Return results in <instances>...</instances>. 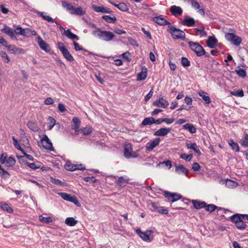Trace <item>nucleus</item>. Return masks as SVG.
<instances>
[{
    "mask_svg": "<svg viewBox=\"0 0 248 248\" xmlns=\"http://www.w3.org/2000/svg\"><path fill=\"white\" fill-rule=\"evenodd\" d=\"M40 164V162L39 161H37L36 163L28 162L27 166L33 170H36L40 168V165H39Z\"/></svg>",
    "mask_w": 248,
    "mask_h": 248,
    "instance_id": "obj_48",
    "label": "nucleus"
},
{
    "mask_svg": "<svg viewBox=\"0 0 248 248\" xmlns=\"http://www.w3.org/2000/svg\"><path fill=\"white\" fill-rule=\"evenodd\" d=\"M152 21L160 26H168L167 31L174 39L184 40L186 34L184 31L172 26L170 22L165 19L162 15L152 17Z\"/></svg>",
    "mask_w": 248,
    "mask_h": 248,
    "instance_id": "obj_1",
    "label": "nucleus"
},
{
    "mask_svg": "<svg viewBox=\"0 0 248 248\" xmlns=\"http://www.w3.org/2000/svg\"><path fill=\"white\" fill-rule=\"evenodd\" d=\"M159 204L158 202H152L151 203V207L152 208V210L153 211H157L159 210V208H162V207H159L158 206Z\"/></svg>",
    "mask_w": 248,
    "mask_h": 248,
    "instance_id": "obj_63",
    "label": "nucleus"
},
{
    "mask_svg": "<svg viewBox=\"0 0 248 248\" xmlns=\"http://www.w3.org/2000/svg\"><path fill=\"white\" fill-rule=\"evenodd\" d=\"M10 174L3 168L0 169V176L2 179H7L10 176Z\"/></svg>",
    "mask_w": 248,
    "mask_h": 248,
    "instance_id": "obj_46",
    "label": "nucleus"
},
{
    "mask_svg": "<svg viewBox=\"0 0 248 248\" xmlns=\"http://www.w3.org/2000/svg\"><path fill=\"white\" fill-rule=\"evenodd\" d=\"M73 45H74V49L76 51L83 50V51H84L85 52H87L89 54H92L93 55H95V54L94 53L92 52H90L88 50L84 48L82 46H79L78 43H77L76 42H73Z\"/></svg>",
    "mask_w": 248,
    "mask_h": 248,
    "instance_id": "obj_34",
    "label": "nucleus"
},
{
    "mask_svg": "<svg viewBox=\"0 0 248 248\" xmlns=\"http://www.w3.org/2000/svg\"><path fill=\"white\" fill-rule=\"evenodd\" d=\"M92 7L95 12L98 13L110 14L112 12L109 8L103 6H98L96 4H93Z\"/></svg>",
    "mask_w": 248,
    "mask_h": 248,
    "instance_id": "obj_16",
    "label": "nucleus"
},
{
    "mask_svg": "<svg viewBox=\"0 0 248 248\" xmlns=\"http://www.w3.org/2000/svg\"><path fill=\"white\" fill-rule=\"evenodd\" d=\"M128 180L129 179L125 178L124 176H120L117 180L116 183L119 187H124L126 184H128Z\"/></svg>",
    "mask_w": 248,
    "mask_h": 248,
    "instance_id": "obj_26",
    "label": "nucleus"
},
{
    "mask_svg": "<svg viewBox=\"0 0 248 248\" xmlns=\"http://www.w3.org/2000/svg\"><path fill=\"white\" fill-rule=\"evenodd\" d=\"M192 157H193V155H192V154L187 155L186 154H182L180 155L181 158H182L183 159H185L187 161H190L191 160V159L192 158Z\"/></svg>",
    "mask_w": 248,
    "mask_h": 248,
    "instance_id": "obj_59",
    "label": "nucleus"
},
{
    "mask_svg": "<svg viewBox=\"0 0 248 248\" xmlns=\"http://www.w3.org/2000/svg\"><path fill=\"white\" fill-rule=\"evenodd\" d=\"M81 122L78 117H74L72 122V128H79Z\"/></svg>",
    "mask_w": 248,
    "mask_h": 248,
    "instance_id": "obj_43",
    "label": "nucleus"
},
{
    "mask_svg": "<svg viewBox=\"0 0 248 248\" xmlns=\"http://www.w3.org/2000/svg\"><path fill=\"white\" fill-rule=\"evenodd\" d=\"M170 12L171 13L172 15L176 17L178 16H180L183 13V10L182 8L176 5H172L170 7Z\"/></svg>",
    "mask_w": 248,
    "mask_h": 248,
    "instance_id": "obj_23",
    "label": "nucleus"
},
{
    "mask_svg": "<svg viewBox=\"0 0 248 248\" xmlns=\"http://www.w3.org/2000/svg\"><path fill=\"white\" fill-rule=\"evenodd\" d=\"M147 68L145 66L141 67V71L139 73L137 76V81H142L147 78Z\"/></svg>",
    "mask_w": 248,
    "mask_h": 248,
    "instance_id": "obj_20",
    "label": "nucleus"
},
{
    "mask_svg": "<svg viewBox=\"0 0 248 248\" xmlns=\"http://www.w3.org/2000/svg\"><path fill=\"white\" fill-rule=\"evenodd\" d=\"M1 31L3 33H4L8 36H9L12 40H17L15 34V32L14 31V30H13L9 26L7 25H4V28L2 29L1 30Z\"/></svg>",
    "mask_w": 248,
    "mask_h": 248,
    "instance_id": "obj_15",
    "label": "nucleus"
},
{
    "mask_svg": "<svg viewBox=\"0 0 248 248\" xmlns=\"http://www.w3.org/2000/svg\"><path fill=\"white\" fill-rule=\"evenodd\" d=\"M39 219L41 222H44L47 224L51 223L53 221L52 217H44L42 216H40L39 217Z\"/></svg>",
    "mask_w": 248,
    "mask_h": 248,
    "instance_id": "obj_47",
    "label": "nucleus"
},
{
    "mask_svg": "<svg viewBox=\"0 0 248 248\" xmlns=\"http://www.w3.org/2000/svg\"><path fill=\"white\" fill-rule=\"evenodd\" d=\"M243 138L240 140V143L242 146L248 147V134L244 132Z\"/></svg>",
    "mask_w": 248,
    "mask_h": 248,
    "instance_id": "obj_42",
    "label": "nucleus"
},
{
    "mask_svg": "<svg viewBox=\"0 0 248 248\" xmlns=\"http://www.w3.org/2000/svg\"><path fill=\"white\" fill-rule=\"evenodd\" d=\"M183 128L185 129L188 130L191 134H194L196 132V129L192 124L187 123L183 125Z\"/></svg>",
    "mask_w": 248,
    "mask_h": 248,
    "instance_id": "obj_38",
    "label": "nucleus"
},
{
    "mask_svg": "<svg viewBox=\"0 0 248 248\" xmlns=\"http://www.w3.org/2000/svg\"><path fill=\"white\" fill-rule=\"evenodd\" d=\"M243 214H235L230 217V220L235 223L236 228L241 230L246 229L247 225L242 218H243Z\"/></svg>",
    "mask_w": 248,
    "mask_h": 248,
    "instance_id": "obj_4",
    "label": "nucleus"
},
{
    "mask_svg": "<svg viewBox=\"0 0 248 248\" xmlns=\"http://www.w3.org/2000/svg\"><path fill=\"white\" fill-rule=\"evenodd\" d=\"M36 41L41 49L46 52H48L50 51V46L43 40L40 36H38L37 37Z\"/></svg>",
    "mask_w": 248,
    "mask_h": 248,
    "instance_id": "obj_11",
    "label": "nucleus"
},
{
    "mask_svg": "<svg viewBox=\"0 0 248 248\" xmlns=\"http://www.w3.org/2000/svg\"><path fill=\"white\" fill-rule=\"evenodd\" d=\"M17 157L18 159L19 162L21 165L27 166L28 162L25 159L24 155H17Z\"/></svg>",
    "mask_w": 248,
    "mask_h": 248,
    "instance_id": "obj_58",
    "label": "nucleus"
},
{
    "mask_svg": "<svg viewBox=\"0 0 248 248\" xmlns=\"http://www.w3.org/2000/svg\"><path fill=\"white\" fill-rule=\"evenodd\" d=\"M50 182L54 185L60 186H66V184L64 182H62L61 180L53 178V177H51L50 178Z\"/></svg>",
    "mask_w": 248,
    "mask_h": 248,
    "instance_id": "obj_41",
    "label": "nucleus"
},
{
    "mask_svg": "<svg viewBox=\"0 0 248 248\" xmlns=\"http://www.w3.org/2000/svg\"><path fill=\"white\" fill-rule=\"evenodd\" d=\"M235 72L239 77L243 78L247 77L246 70L243 68H240L239 66L237 67Z\"/></svg>",
    "mask_w": 248,
    "mask_h": 248,
    "instance_id": "obj_33",
    "label": "nucleus"
},
{
    "mask_svg": "<svg viewBox=\"0 0 248 248\" xmlns=\"http://www.w3.org/2000/svg\"><path fill=\"white\" fill-rule=\"evenodd\" d=\"M172 130L171 128L162 127L155 131L154 135L157 136H165Z\"/></svg>",
    "mask_w": 248,
    "mask_h": 248,
    "instance_id": "obj_21",
    "label": "nucleus"
},
{
    "mask_svg": "<svg viewBox=\"0 0 248 248\" xmlns=\"http://www.w3.org/2000/svg\"><path fill=\"white\" fill-rule=\"evenodd\" d=\"M0 55L2 58L5 59V60H4L5 63H8L10 62V59L5 52L1 51Z\"/></svg>",
    "mask_w": 248,
    "mask_h": 248,
    "instance_id": "obj_61",
    "label": "nucleus"
},
{
    "mask_svg": "<svg viewBox=\"0 0 248 248\" xmlns=\"http://www.w3.org/2000/svg\"><path fill=\"white\" fill-rule=\"evenodd\" d=\"M102 18L104 19L108 23H114L115 22L117 19L116 17L114 16L113 17H111L109 16L105 15L102 16Z\"/></svg>",
    "mask_w": 248,
    "mask_h": 248,
    "instance_id": "obj_49",
    "label": "nucleus"
},
{
    "mask_svg": "<svg viewBox=\"0 0 248 248\" xmlns=\"http://www.w3.org/2000/svg\"><path fill=\"white\" fill-rule=\"evenodd\" d=\"M34 13H36V14H37L38 16H40L41 17H42V18L43 19H44L45 20H46L48 22H52V23L55 22L56 23V24L57 26H58L59 27L60 26H61L59 22L55 21V20L53 19L50 16L46 15V13L43 12H40L37 10H35L34 11Z\"/></svg>",
    "mask_w": 248,
    "mask_h": 248,
    "instance_id": "obj_12",
    "label": "nucleus"
},
{
    "mask_svg": "<svg viewBox=\"0 0 248 248\" xmlns=\"http://www.w3.org/2000/svg\"><path fill=\"white\" fill-rule=\"evenodd\" d=\"M20 31L18 32L20 35H22L24 37H29L31 36L37 35V32L35 31L32 30V29L27 28L24 29H20Z\"/></svg>",
    "mask_w": 248,
    "mask_h": 248,
    "instance_id": "obj_13",
    "label": "nucleus"
},
{
    "mask_svg": "<svg viewBox=\"0 0 248 248\" xmlns=\"http://www.w3.org/2000/svg\"><path fill=\"white\" fill-rule=\"evenodd\" d=\"M12 139L13 140V144H14L15 147L17 150H18L20 151L21 152H22V151H24V150L20 146L17 140L15 138V137H13Z\"/></svg>",
    "mask_w": 248,
    "mask_h": 248,
    "instance_id": "obj_56",
    "label": "nucleus"
},
{
    "mask_svg": "<svg viewBox=\"0 0 248 248\" xmlns=\"http://www.w3.org/2000/svg\"><path fill=\"white\" fill-rule=\"evenodd\" d=\"M164 195L169 202L172 203H173L183 198L182 196L180 194L177 193H172L168 191H164Z\"/></svg>",
    "mask_w": 248,
    "mask_h": 248,
    "instance_id": "obj_9",
    "label": "nucleus"
},
{
    "mask_svg": "<svg viewBox=\"0 0 248 248\" xmlns=\"http://www.w3.org/2000/svg\"><path fill=\"white\" fill-rule=\"evenodd\" d=\"M191 202L193 204L194 208L196 209H200L201 208H204L206 205V203L204 201L192 200Z\"/></svg>",
    "mask_w": 248,
    "mask_h": 248,
    "instance_id": "obj_25",
    "label": "nucleus"
},
{
    "mask_svg": "<svg viewBox=\"0 0 248 248\" xmlns=\"http://www.w3.org/2000/svg\"><path fill=\"white\" fill-rule=\"evenodd\" d=\"M160 141V139L159 138H156L154 140L148 142L146 145V149L147 151H151L154 148L158 146Z\"/></svg>",
    "mask_w": 248,
    "mask_h": 248,
    "instance_id": "obj_17",
    "label": "nucleus"
},
{
    "mask_svg": "<svg viewBox=\"0 0 248 248\" xmlns=\"http://www.w3.org/2000/svg\"><path fill=\"white\" fill-rule=\"evenodd\" d=\"M16 160L12 156H10L7 158V160L5 162L6 166L7 167H12L15 165Z\"/></svg>",
    "mask_w": 248,
    "mask_h": 248,
    "instance_id": "obj_45",
    "label": "nucleus"
},
{
    "mask_svg": "<svg viewBox=\"0 0 248 248\" xmlns=\"http://www.w3.org/2000/svg\"><path fill=\"white\" fill-rule=\"evenodd\" d=\"M230 93L235 96L242 97L244 96V91L242 89L234 90L230 92Z\"/></svg>",
    "mask_w": 248,
    "mask_h": 248,
    "instance_id": "obj_44",
    "label": "nucleus"
},
{
    "mask_svg": "<svg viewBox=\"0 0 248 248\" xmlns=\"http://www.w3.org/2000/svg\"><path fill=\"white\" fill-rule=\"evenodd\" d=\"M169 102L167 100L164 99L163 97H159V99L156 100L154 103L153 105L158 107L163 108H167L169 105Z\"/></svg>",
    "mask_w": 248,
    "mask_h": 248,
    "instance_id": "obj_18",
    "label": "nucleus"
},
{
    "mask_svg": "<svg viewBox=\"0 0 248 248\" xmlns=\"http://www.w3.org/2000/svg\"><path fill=\"white\" fill-rule=\"evenodd\" d=\"M58 110L60 112L64 113L66 111L65 105L62 103H59L58 106Z\"/></svg>",
    "mask_w": 248,
    "mask_h": 248,
    "instance_id": "obj_64",
    "label": "nucleus"
},
{
    "mask_svg": "<svg viewBox=\"0 0 248 248\" xmlns=\"http://www.w3.org/2000/svg\"><path fill=\"white\" fill-rule=\"evenodd\" d=\"M198 94L204 100L205 104H209L211 103L210 98L208 95V94L207 93H206L203 91H201L198 93Z\"/></svg>",
    "mask_w": 248,
    "mask_h": 248,
    "instance_id": "obj_27",
    "label": "nucleus"
},
{
    "mask_svg": "<svg viewBox=\"0 0 248 248\" xmlns=\"http://www.w3.org/2000/svg\"><path fill=\"white\" fill-rule=\"evenodd\" d=\"M62 6L66 8L67 11L72 15L82 16L85 14V12L83 10L81 7L75 8L71 3H68L65 1H62Z\"/></svg>",
    "mask_w": 248,
    "mask_h": 248,
    "instance_id": "obj_3",
    "label": "nucleus"
},
{
    "mask_svg": "<svg viewBox=\"0 0 248 248\" xmlns=\"http://www.w3.org/2000/svg\"><path fill=\"white\" fill-rule=\"evenodd\" d=\"M207 46L210 48H213L217 43V40L215 36H209L206 41Z\"/></svg>",
    "mask_w": 248,
    "mask_h": 248,
    "instance_id": "obj_22",
    "label": "nucleus"
},
{
    "mask_svg": "<svg viewBox=\"0 0 248 248\" xmlns=\"http://www.w3.org/2000/svg\"><path fill=\"white\" fill-rule=\"evenodd\" d=\"M48 120V129L51 130L56 124V121L51 116H49Z\"/></svg>",
    "mask_w": 248,
    "mask_h": 248,
    "instance_id": "obj_55",
    "label": "nucleus"
},
{
    "mask_svg": "<svg viewBox=\"0 0 248 248\" xmlns=\"http://www.w3.org/2000/svg\"><path fill=\"white\" fill-rule=\"evenodd\" d=\"M92 34L105 41H110L114 37V34L110 31H103L100 28H97L92 31Z\"/></svg>",
    "mask_w": 248,
    "mask_h": 248,
    "instance_id": "obj_2",
    "label": "nucleus"
},
{
    "mask_svg": "<svg viewBox=\"0 0 248 248\" xmlns=\"http://www.w3.org/2000/svg\"><path fill=\"white\" fill-rule=\"evenodd\" d=\"M118 9L123 12H126L129 10L127 6L124 2H121L119 3Z\"/></svg>",
    "mask_w": 248,
    "mask_h": 248,
    "instance_id": "obj_52",
    "label": "nucleus"
},
{
    "mask_svg": "<svg viewBox=\"0 0 248 248\" xmlns=\"http://www.w3.org/2000/svg\"><path fill=\"white\" fill-rule=\"evenodd\" d=\"M62 54L63 57L69 62H72L74 60L73 57L70 54L69 51L67 49H62Z\"/></svg>",
    "mask_w": 248,
    "mask_h": 248,
    "instance_id": "obj_31",
    "label": "nucleus"
},
{
    "mask_svg": "<svg viewBox=\"0 0 248 248\" xmlns=\"http://www.w3.org/2000/svg\"><path fill=\"white\" fill-rule=\"evenodd\" d=\"M190 48L194 51L197 56L200 57V55L204 54V49L198 43L189 41L188 43Z\"/></svg>",
    "mask_w": 248,
    "mask_h": 248,
    "instance_id": "obj_6",
    "label": "nucleus"
},
{
    "mask_svg": "<svg viewBox=\"0 0 248 248\" xmlns=\"http://www.w3.org/2000/svg\"><path fill=\"white\" fill-rule=\"evenodd\" d=\"M154 118L152 117H146L144 119L141 123V126L146 125H151L154 124Z\"/></svg>",
    "mask_w": 248,
    "mask_h": 248,
    "instance_id": "obj_30",
    "label": "nucleus"
},
{
    "mask_svg": "<svg viewBox=\"0 0 248 248\" xmlns=\"http://www.w3.org/2000/svg\"><path fill=\"white\" fill-rule=\"evenodd\" d=\"M78 166H75V164H72L70 162H67L65 165H64L65 169L69 171H74L78 169L77 168Z\"/></svg>",
    "mask_w": 248,
    "mask_h": 248,
    "instance_id": "obj_40",
    "label": "nucleus"
},
{
    "mask_svg": "<svg viewBox=\"0 0 248 248\" xmlns=\"http://www.w3.org/2000/svg\"><path fill=\"white\" fill-rule=\"evenodd\" d=\"M226 39L235 46H239L242 42V39L233 33H226L225 35Z\"/></svg>",
    "mask_w": 248,
    "mask_h": 248,
    "instance_id": "obj_7",
    "label": "nucleus"
},
{
    "mask_svg": "<svg viewBox=\"0 0 248 248\" xmlns=\"http://www.w3.org/2000/svg\"><path fill=\"white\" fill-rule=\"evenodd\" d=\"M80 131L83 135H88L93 132V128L90 126H86L80 129Z\"/></svg>",
    "mask_w": 248,
    "mask_h": 248,
    "instance_id": "obj_50",
    "label": "nucleus"
},
{
    "mask_svg": "<svg viewBox=\"0 0 248 248\" xmlns=\"http://www.w3.org/2000/svg\"><path fill=\"white\" fill-rule=\"evenodd\" d=\"M182 24L188 27H194L195 26V21L193 17L186 16L183 20Z\"/></svg>",
    "mask_w": 248,
    "mask_h": 248,
    "instance_id": "obj_19",
    "label": "nucleus"
},
{
    "mask_svg": "<svg viewBox=\"0 0 248 248\" xmlns=\"http://www.w3.org/2000/svg\"><path fill=\"white\" fill-rule=\"evenodd\" d=\"M27 125L28 127L34 132H37L39 130V128L38 127V125L35 122H33L32 121H29L27 124Z\"/></svg>",
    "mask_w": 248,
    "mask_h": 248,
    "instance_id": "obj_39",
    "label": "nucleus"
},
{
    "mask_svg": "<svg viewBox=\"0 0 248 248\" xmlns=\"http://www.w3.org/2000/svg\"><path fill=\"white\" fill-rule=\"evenodd\" d=\"M41 142L42 146L45 149L50 151H54L52 142L46 135H45L41 140Z\"/></svg>",
    "mask_w": 248,
    "mask_h": 248,
    "instance_id": "obj_10",
    "label": "nucleus"
},
{
    "mask_svg": "<svg viewBox=\"0 0 248 248\" xmlns=\"http://www.w3.org/2000/svg\"><path fill=\"white\" fill-rule=\"evenodd\" d=\"M12 54L23 53L24 50L22 48L17 47L15 45H10L7 48Z\"/></svg>",
    "mask_w": 248,
    "mask_h": 248,
    "instance_id": "obj_29",
    "label": "nucleus"
},
{
    "mask_svg": "<svg viewBox=\"0 0 248 248\" xmlns=\"http://www.w3.org/2000/svg\"><path fill=\"white\" fill-rule=\"evenodd\" d=\"M186 147L187 149H192L199 155H201L200 150L197 148V145L196 143H186Z\"/></svg>",
    "mask_w": 248,
    "mask_h": 248,
    "instance_id": "obj_32",
    "label": "nucleus"
},
{
    "mask_svg": "<svg viewBox=\"0 0 248 248\" xmlns=\"http://www.w3.org/2000/svg\"><path fill=\"white\" fill-rule=\"evenodd\" d=\"M181 64L184 67H188L190 65V62L187 58L182 57L181 58Z\"/></svg>",
    "mask_w": 248,
    "mask_h": 248,
    "instance_id": "obj_53",
    "label": "nucleus"
},
{
    "mask_svg": "<svg viewBox=\"0 0 248 248\" xmlns=\"http://www.w3.org/2000/svg\"><path fill=\"white\" fill-rule=\"evenodd\" d=\"M162 164H165L166 167H168L169 169H170L172 167L171 162L170 160L160 162L157 165V166H160Z\"/></svg>",
    "mask_w": 248,
    "mask_h": 248,
    "instance_id": "obj_62",
    "label": "nucleus"
},
{
    "mask_svg": "<svg viewBox=\"0 0 248 248\" xmlns=\"http://www.w3.org/2000/svg\"><path fill=\"white\" fill-rule=\"evenodd\" d=\"M204 208L206 211H207L209 213L213 212L216 209H218V210H222L224 211V213H226L227 212L230 211V210L228 209H226L222 208V207H219L213 204H207L206 203V205L204 207Z\"/></svg>",
    "mask_w": 248,
    "mask_h": 248,
    "instance_id": "obj_14",
    "label": "nucleus"
},
{
    "mask_svg": "<svg viewBox=\"0 0 248 248\" xmlns=\"http://www.w3.org/2000/svg\"><path fill=\"white\" fill-rule=\"evenodd\" d=\"M83 180L85 182H88L90 183H95L96 182L97 180L94 177H85L83 178Z\"/></svg>",
    "mask_w": 248,
    "mask_h": 248,
    "instance_id": "obj_60",
    "label": "nucleus"
},
{
    "mask_svg": "<svg viewBox=\"0 0 248 248\" xmlns=\"http://www.w3.org/2000/svg\"><path fill=\"white\" fill-rule=\"evenodd\" d=\"M78 221L72 217H67L65 220V223L69 226H74L78 223Z\"/></svg>",
    "mask_w": 248,
    "mask_h": 248,
    "instance_id": "obj_36",
    "label": "nucleus"
},
{
    "mask_svg": "<svg viewBox=\"0 0 248 248\" xmlns=\"http://www.w3.org/2000/svg\"><path fill=\"white\" fill-rule=\"evenodd\" d=\"M124 155L126 158H136L138 155L135 152H132V144L131 143L126 144L124 145Z\"/></svg>",
    "mask_w": 248,
    "mask_h": 248,
    "instance_id": "obj_8",
    "label": "nucleus"
},
{
    "mask_svg": "<svg viewBox=\"0 0 248 248\" xmlns=\"http://www.w3.org/2000/svg\"><path fill=\"white\" fill-rule=\"evenodd\" d=\"M59 194L63 200L68 202H69L72 196L71 195L65 192H61Z\"/></svg>",
    "mask_w": 248,
    "mask_h": 248,
    "instance_id": "obj_54",
    "label": "nucleus"
},
{
    "mask_svg": "<svg viewBox=\"0 0 248 248\" xmlns=\"http://www.w3.org/2000/svg\"><path fill=\"white\" fill-rule=\"evenodd\" d=\"M136 232L144 241L150 242L154 237V232L152 230L142 232L140 228L136 230Z\"/></svg>",
    "mask_w": 248,
    "mask_h": 248,
    "instance_id": "obj_5",
    "label": "nucleus"
},
{
    "mask_svg": "<svg viewBox=\"0 0 248 248\" xmlns=\"http://www.w3.org/2000/svg\"><path fill=\"white\" fill-rule=\"evenodd\" d=\"M228 143L231 147V148L232 150L236 152H238L240 151L238 144L237 142H234L233 140H230L228 141Z\"/></svg>",
    "mask_w": 248,
    "mask_h": 248,
    "instance_id": "obj_35",
    "label": "nucleus"
},
{
    "mask_svg": "<svg viewBox=\"0 0 248 248\" xmlns=\"http://www.w3.org/2000/svg\"><path fill=\"white\" fill-rule=\"evenodd\" d=\"M0 207L4 211L8 213H13V209L7 203L4 202H0Z\"/></svg>",
    "mask_w": 248,
    "mask_h": 248,
    "instance_id": "obj_37",
    "label": "nucleus"
},
{
    "mask_svg": "<svg viewBox=\"0 0 248 248\" xmlns=\"http://www.w3.org/2000/svg\"><path fill=\"white\" fill-rule=\"evenodd\" d=\"M195 31L196 32H199L200 37L206 36L207 34V32L205 31V28L203 27L195 28Z\"/></svg>",
    "mask_w": 248,
    "mask_h": 248,
    "instance_id": "obj_51",
    "label": "nucleus"
},
{
    "mask_svg": "<svg viewBox=\"0 0 248 248\" xmlns=\"http://www.w3.org/2000/svg\"><path fill=\"white\" fill-rule=\"evenodd\" d=\"M175 167V171L178 174H184L186 176H188V170L186 169L183 165H178L176 163L174 164Z\"/></svg>",
    "mask_w": 248,
    "mask_h": 248,
    "instance_id": "obj_24",
    "label": "nucleus"
},
{
    "mask_svg": "<svg viewBox=\"0 0 248 248\" xmlns=\"http://www.w3.org/2000/svg\"><path fill=\"white\" fill-rule=\"evenodd\" d=\"M62 35H66L68 38L73 40L76 39L77 40H79V37L76 34L73 33L70 29H67L66 31H64V32L62 33Z\"/></svg>",
    "mask_w": 248,
    "mask_h": 248,
    "instance_id": "obj_28",
    "label": "nucleus"
},
{
    "mask_svg": "<svg viewBox=\"0 0 248 248\" xmlns=\"http://www.w3.org/2000/svg\"><path fill=\"white\" fill-rule=\"evenodd\" d=\"M69 202L74 203L78 207H80L81 206L80 203L75 196H72Z\"/></svg>",
    "mask_w": 248,
    "mask_h": 248,
    "instance_id": "obj_57",
    "label": "nucleus"
}]
</instances>
